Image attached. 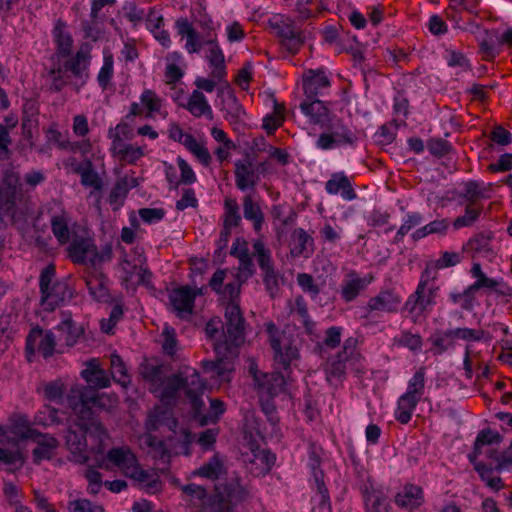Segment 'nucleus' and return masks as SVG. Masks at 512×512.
<instances>
[{"label": "nucleus", "mask_w": 512, "mask_h": 512, "mask_svg": "<svg viewBox=\"0 0 512 512\" xmlns=\"http://www.w3.org/2000/svg\"><path fill=\"white\" fill-rule=\"evenodd\" d=\"M67 402L73 414L78 418L75 424L84 431L90 441V453L95 462L104 457L103 453L110 442V434L104 425L92 418L93 409L112 407L117 403L116 397L105 393H96L93 389L74 384L70 387Z\"/></svg>", "instance_id": "f257e3e1"}, {"label": "nucleus", "mask_w": 512, "mask_h": 512, "mask_svg": "<svg viewBox=\"0 0 512 512\" xmlns=\"http://www.w3.org/2000/svg\"><path fill=\"white\" fill-rule=\"evenodd\" d=\"M141 375L150 384V391L163 402L173 400L183 390L191 403L195 416L200 417L204 407L202 395L206 384L200 380L196 369L184 367L177 374L166 376L163 365L145 363L140 368Z\"/></svg>", "instance_id": "f03ea898"}, {"label": "nucleus", "mask_w": 512, "mask_h": 512, "mask_svg": "<svg viewBox=\"0 0 512 512\" xmlns=\"http://www.w3.org/2000/svg\"><path fill=\"white\" fill-rule=\"evenodd\" d=\"M225 320V341L213 342L216 354L224 358L202 362L203 371L213 381L212 385H221L230 380L233 365L226 356L233 354L235 348L244 341V319L235 301H230L226 305Z\"/></svg>", "instance_id": "7ed1b4c3"}, {"label": "nucleus", "mask_w": 512, "mask_h": 512, "mask_svg": "<svg viewBox=\"0 0 512 512\" xmlns=\"http://www.w3.org/2000/svg\"><path fill=\"white\" fill-rule=\"evenodd\" d=\"M184 500L199 507L202 512H232L233 507L247 498V490L239 479H232L224 486L216 487V494L211 499L206 489L194 483L181 486Z\"/></svg>", "instance_id": "20e7f679"}, {"label": "nucleus", "mask_w": 512, "mask_h": 512, "mask_svg": "<svg viewBox=\"0 0 512 512\" xmlns=\"http://www.w3.org/2000/svg\"><path fill=\"white\" fill-rule=\"evenodd\" d=\"M36 433L26 415H12L9 425L0 426V466L6 465L9 472L20 469L24 464V456L19 448V442L34 438Z\"/></svg>", "instance_id": "39448f33"}, {"label": "nucleus", "mask_w": 512, "mask_h": 512, "mask_svg": "<svg viewBox=\"0 0 512 512\" xmlns=\"http://www.w3.org/2000/svg\"><path fill=\"white\" fill-rule=\"evenodd\" d=\"M97 466L106 470H110L112 467L118 468L124 476L132 479L150 493L160 489L158 477L141 467L137 456L128 446L111 448L104 457L97 460Z\"/></svg>", "instance_id": "423d86ee"}, {"label": "nucleus", "mask_w": 512, "mask_h": 512, "mask_svg": "<svg viewBox=\"0 0 512 512\" xmlns=\"http://www.w3.org/2000/svg\"><path fill=\"white\" fill-rule=\"evenodd\" d=\"M55 267L46 266L39 278L40 305L46 311H53L72 298V291L66 281L55 280Z\"/></svg>", "instance_id": "0eeeda50"}, {"label": "nucleus", "mask_w": 512, "mask_h": 512, "mask_svg": "<svg viewBox=\"0 0 512 512\" xmlns=\"http://www.w3.org/2000/svg\"><path fill=\"white\" fill-rule=\"evenodd\" d=\"M438 287L428 280V273L422 274L416 290L404 304V311L413 322L425 318L436 304Z\"/></svg>", "instance_id": "6e6552de"}, {"label": "nucleus", "mask_w": 512, "mask_h": 512, "mask_svg": "<svg viewBox=\"0 0 512 512\" xmlns=\"http://www.w3.org/2000/svg\"><path fill=\"white\" fill-rule=\"evenodd\" d=\"M146 258L139 248L125 253L119 263L118 272L126 289L150 282L151 273L145 267Z\"/></svg>", "instance_id": "1a4fd4ad"}, {"label": "nucleus", "mask_w": 512, "mask_h": 512, "mask_svg": "<svg viewBox=\"0 0 512 512\" xmlns=\"http://www.w3.org/2000/svg\"><path fill=\"white\" fill-rule=\"evenodd\" d=\"M175 27L181 39L185 40L184 49L189 54L199 53L203 47H206V42L210 38L217 36L214 28L210 26L200 34L187 18H179L175 22Z\"/></svg>", "instance_id": "9d476101"}, {"label": "nucleus", "mask_w": 512, "mask_h": 512, "mask_svg": "<svg viewBox=\"0 0 512 512\" xmlns=\"http://www.w3.org/2000/svg\"><path fill=\"white\" fill-rule=\"evenodd\" d=\"M196 90H204L208 93H211L216 88L217 84H220L217 88L218 95L223 96L225 102V109L228 113H231L235 117H239L242 113H244L242 106L238 102L230 84L225 80V78L220 82L219 80L213 78H204L197 77L194 81Z\"/></svg>", "instance_id": "9b49d317"}, {"label": "nucleus", "mask_w": 512, "mask_h": 512, "mask_svg": "<svg viewBox=\"0 0 512 512\" xmlns=\"http://www.w3.org/2000/svg\"><path fill=\"white\" fill-rule=\"evenodd\" d=\"M67 251L69 258L76 264L94 267L102 261L97 246L89 237H74Z\"/></svg>", "instance_id": "f8f14e48"}, {"label": "nucleus", "mask_w": 512, "mask_h": 512, "mask_svg": "<svg viewBox=\"0 0 512 512\" xmlns=\"http://www.w3.org/2000/svg\"><path fill=\"white\" fill-rule=\"evenodd\" d=\"M275 326L273 324L268 325L270 332L271 346L275 352V360L287 369L290 365L299 359V349L294 340L290 339L286 334L281 333L275 335L272 332Z\"/></svg>", "instance_id": "ddd939ff"}, {"label": "nucleus", "mask_w": 512, "mask_h": 512, "mask_svg": "<svg viewBox=\"0 0 512 512\" xmlns=\"http://www.w3.org/2000/svg\"><path fill=\"white\" fill-rule=\"evenodd\" d=\"M501 442L502 436L498 432L489 428L480 431L475 439L473 451L468 455L470 462H479L478 458L483 455L496 463V447Z\"/></svg>", "instance_id": "4468645a"}, {"label": "nucleus", "mask_w": 512, "mask_h": 512, "mask_svg": "<svg viewBox=\"0 0 512 512\" xmlns=\"http://www.w3.org/2000/svg\"><path fill=\"white\" fill-rule=\"evenodd\" d=\"M19 199V178L14 173L7 172L0 182V210L14 217Z\"/></svg>", "instance_id": "2eb2a0df"}, {"label": "nucleus", "mask_w": 512, "mask_h": 512, "mask_svg": "<svg viewBox=\"0 0 512 512\" xmlns=\"http://www.w3.org/2000/svg\"><path fill=\"white\" fill-rule=\"evenodd\" d=\"M169 137L183 144L203 165L208 166L211 155L208 149L191 134L185 133L177 123H171L168 129Z\"/></svg>", "instance_id": "dca6fc26"}, {"label": "nucleus", "mask_w": 512, "mask_h": 512, "mask_svg": "<svg viewBox=\"0 0 512 512\" xmlns=\"http://www.w3.org/2000/svg\"><path fill=\"white\" fill-rule=\"evenodd\" d=\"M65 444L70 452V460L77 464L87 463L92 456L87 435L79 428L78 431L73 427L68 429L65 436Z\"/></svg>", "instance_id": "f3484780"}, {"label": "nucleus", "mask_w": 512, "mask_h": 512, "mask_svg": "<svg viewBox=\"0 0 512 512\" xmlns=\"http://www.w3.org/2000/svg\"><path fill=\"white\" fill-rule=\"evenodd\" d=\"M199 294L201 290L189 286H182L170 292L169 299L178 317L186 318L192 314L195 298Z\"/></svg>", "instance_id": "a211bd4d"}, {"label": "nucleus", "mask_w": 512, "mask_h": 512, "mask_svg": "<svg viewBox=\"0 0 512 512\" xmlns=\"http://www.w3.org/2000/svg\"><path fill=\"white\" fill-rule=\"evenodd\" d=\"M56 341L52 331H44L41 328H33L26 339L27 351L34 353L38 350L43 357L47 358L55 352Z\"/></svg>", "instance_id": "6ab92c4d"}, {"label": "nucleus", "mask_w": 512, "mask_h": 512, "mask_svg": "<svg viewBox=\"0 0 512 512\" xmlns=\"http://www.w3.org/2000/svg\"><path fill=\"white\" fill-rule=\"evenodd\" d=\"M205 58L211 69L210 76L221 82L226 77L227 71L225 56L217 36H213L206 42Z\"/></svg>", "instance_id": "aec40b11"}, {"label": "nucleus", "mask_w": 512, "mask_h": 512, "mask_svg": "<svg viewBox=\"0 0 512 512\" xmlns=\"http://www.w3.org/2000/svg\"><path fill=\"white\" fill-rule=\"evenodd\" d=\"M250 372L254 378L255 388L261 398L265 396L273 397L281 390L284 384V379L281 375L277 373H260L253 364L250 366Z\"/></svg>", "instance_id": "412c9836"}, {"label": "nucleus", "mask_w": 512, "mask_h": 512, "mask_svg": "<svg viewBox=\"0 0 512 512\" xmlns=\"http://www.w3.org/2000/svg\"><path fill=\"white\" fill-rule=\"evenodd\" d=\"M271 29L287 42L290 50H297L302 43L300 33L295 29L291 19L276 15L269 20Z\"/></svg>", "instance_id": "4be33fe9"}, {"label": "nucleus", "mask_w": 512, "mask_h": 512, "mask_svg": "<svg viewBox=\"0 0 512 512\" xmlns=\"http://www.w3.org/2000/svg\"><path fill=\"white\" fill-rule=\"evenodd\" d=\"M301 112L308 118L310 124L324 128L331 122V115L326 104L314 98H307L300 104Z\"/></svg>", "instance_id": "5701e85b"}, {"label": "nucleus", "mask_w": 512, "mask_h": 512, "mask_svg": "<svg viewBox=\"0 0 512 512\" xmlns=\"http://www.w3.org/2000/svg\"><path fill=\"white\" fill-rule=\"evenodd\" d=\"M235 185L241 191L254 189L260 178L251 159L246 158L235 162Z\"/></svg>", "instance_id": "b1692460"}, {"label": "nucleus", "mask_w": 512, "mask_h": 512, "mask_svg": "<svg viewBox=\"0 0 512 512\" xmlns=\"http://www.w3.org/2000/svg\"><path fill=\"white\" fill-rule=\"evenodd\" d=\"M356 340L348 338L344 342L343 350L334 359H330L326 364V376L328 381L339 379L345 373V362L354 355Z\"/></svg>", "instance_id": "393cba45"}, {"label": "nucleus", "mask_w": 512, "mask_h": 512, "mask_svg": "<svg viewBox=\"0 0 512 512\" xmlns=\"http://www.w3.org/2000/svg\"><path fill=\"white\" fill-rule=\"evenodd\" d=\"M374 277L371 274L360 277L355 271L349 272L341 285V297L346 302L355 300L358 295L372 283Z\"/></svg>", "instance_id": "a878e982"}, {"label": "nucleus", "mask_w": 512, "mask_h": 512, "mask_svg": "<svg viewBox=\"0 0 512 512\" xmlns=\"http://www.w3.org/2000/svg\"><path fill=\"white\" fill-rule=\"evenodd\" d=\"M84 280L90 295L95 300L106 301L108 299V280L97 266L87 268Z\"/></svg>", "instance_id": "bb28decb"}, {"label": "nucleus", "mask_w": 512, "mask_h": 512, "mask_svg": "<svg viewBox=\"0 0 512 512\" xmlns=\"http://www.w3.org/2000/svg\"><path fill=\"white\" fill-rule=\"evenodd\" d=\"M275 455L265 449L251 445L250 454H246V460L251 464L250 472L260 476L268 473L275 462Z\"/></svg>", "instance_id": "cd10ccee"}, {"label": "nucleus", "mask_w": 512, "mask_h": 512, "mask_svg": "<svg viewBox=\"0 0 512 512\" xmlns=\"http://www.w3.org/2000/svg\"><path fill=\"white\" fill-rule=\"evenodd\" d=\"M401 298L391 290L380 291L376 296L371 297L367 303L369 311L394 313L398 311Z\"/></svg>", "instance_id": "c85d7f7f"}, {"label": "nucleus", "mask_w": 512, "mask_h": 512, "mask_svg": "<svg viewBox=\"0 0 512 512\" xmlns=\"http://www.w3.org/2000/svg\"><path fill=\"white\" fill-rule=\"evenodd\" d=\"M146 145H137L132 143H121L110 145V152L113 157L119 161L133 165L142 159L146 154Z\"/></svg>", "instance_id": "c756f323"}, {"label": "nucleus", "mask_w": 512, "mask_h": 512, "mask_svg": "<svg viewBox=\"0 0 512 512\" xmlns=\"http://www.w3.org/2000/svg\"><path fill=\"white\" fill-rule=\"evenodd\" d=\"M424 502L422 488L414 484H406L395 496V503L400 508L412 511Z\"/></svg>", "instance_id": "7c9ffc66"}, {"label": "nucleus", "mask_w": 512, "mask_h": 512, "mask_svg": "<svg viewBox=\"0 0 512 512\" xmlns=\"http://www.w3.org/2000/svg\"><path fill=\"white\" fill-rule=\"evenodd\" d=\"M181 106L196 118L206 117L209 120L213 119L212 107L202 91L193 90L188 96L186 103L181 104Z\"/></svg>", "instance_id": "2f4dec72"}, {"label": "nucleus", "mask_w": 512, "mask_h": 512, "mask_svg": "<svg viewBox=\"0 0 512 512\" xmlns=\"http://www.w3.org/2000/svg\"><path fill=\"white\" fill-rule=\"evenodd\" d=\"M82 378L90 385L88 388H106L110 386V379L106 372L99 366L97 360L93 359L86 364V368L81 372ZM84 387L83 385H81Z\"/></svg>", "instance_id": "473e14b6"}, {"label": "nucleus", "mask_w": 512, "mask_h": 512, "mask_svg": "<svg viewBox=\"0 0 512 512\" xmlns=\"http://www.w3.org/2000/svg\"><path fill=\"white\" fill-rule=\"evenodd\" d=\"M472 253L474 260L486 259L493 262L497 253L491 247L490 239L482 234L471 238L464 247Z\"/></svg>", "instance_id": "72a5a7b5"}, {"label": "nucleus", "mask_w": 512, "mask_h": 512, "mask_svg": "<svg viewBox=\"0 0 512 512\" xmlns=\"http://www.w3.org/2000/svg\"><path fill=\"white\" fill-rule=\"evenodd\" d=\"M314 251L313 239L307 232L298 228L295 229L291 236L290 253L292 257L309 258Z\"/></svg>", "instance_id": "f704fd0d"}, {"label": "nucleus", "mask_w": 512, "mask_h": 512, "mask_svg": "<svg viewBox=\"0 0 512 512\" xmlns=\"http://www.w3.org/2000/svg\"><path fill=\"white\" fill-rule=\"evenodd\" d=\"M32 439L37 444L36 448L33 450L35 463H40L43 460H49L54 456L55 450L58 447V441L56 438L48 434H41L37 432Z\"/></svg>", "instance_id": "c9c22d12"}, {"label": "nucleus", "mask_w": 512, "mask_h": 512, "mask_svg": "<svg viewBox=\"0 0 512 512\" xmlns=\"http://www.w3.org/2000/svg\"><path fill=\"white\" fill-rule=\"evenodd\" d=\"M161 425H166L170 430L176 432L177 421L172 417L171 412L168 408L163 406H157L149 412L146 421V429L154 431Z\"/></svg>", "instance_id": "e433bc0d"}, {"label": "nucleus", "mask_w": 512, "mask_h": 512, "mask_svg": "<svg viewBox=\"0 0 512 512\" xmlns=\"http://www.w3.org/2000/svg\"><path fill=\"white\" fill-rule=\"evenodd\" d=\"M325 190L331 195L341 192L342 197L346 200H353L356 197L351 183L344 173H334L326 182Z\"/></svg>", "instance_id": "4c0bfd02"}, {"label": "nucleus", "mask_w": 512, "mask_h": 512, "mask_svg": "<svg viewBox=\"0 0 512 512\" xmlns=\"http://www.w3.org/2000/svg\"><path fill=\"white\" fill-rule=\"evenodd\" d=\"M330 86V81L324 72L310 70L303 82L304 93L307 98H314L322 94L323 90Z\"/></svg>", "instance_id": "58836bf2"}, {"label": "nucleus", "mask_w": 512, "mask_h": 512, "mask_svg": "<svg viewBox=\"0 0 512 512\" xmlns=\"http://www.w3.org/2000/svg\"><path fill=\"white\" fill-rule=\"evenodd\" d=\"M90 63V57L88 53L80 50L76 55L65 63V69L70 71L74 77L79 81L82 86L88 79V67Z\"/></svg>", "instance_id": "ea45409f"}, {"label": "nucleus", "mask_w": 512, "mask_h": 512, "mask_svg": "<svg viewBox=\"0 0 512 512\" xmlns=\"http://www.w3.org/2000/svg\"><path fill=\"white\" fill-rule=\"evenodd\" d=\"M492 196V184L484 182L469 181L464 184L461 197L467 201V204L476 205L479 200L489 199Z\"/></svg>", "instance_id": "a19ab883"}, {"label": "nucleus", "mask_w": 512, "mask_h": 512, "mask_svg": "<svg viewBox=\"0 0 512 512\" xmlns=\"http://www.w3.org/2000/svg\"><path fill=\"white\" fill-rule=\"evenodd\" d=\"M74 172L80 175L81 184L83 186L92 188L95 191L102 189V179L94 169L90 159H85L83 162L79 163V165H76Z\"/></svg>", "instance_id": "79ce46f5"}, {"label": "nucleus", "mask_w": 512, "mask_h": 512, "mask_svg": "<svg viewBox=\"0 0 512 512\" xmlns=\"http://www.w3.org/2000/svg\"><path fill=\"white\" fill-rule=\"evenodd\" d=\"M51 229L60 244H67L71 239L69 225L71 218L66 211H61L51 217Z\"/></svg>", "instance_id": "37998d69"}, {"label": "nucleus", "mask_w": 512, "mask_h": 512, "mask_svg": "<svg viewBox=\"0 0 512 512\" xmlns=\"http://www.w3.org/2000/svg\"><path fill=\"white\" fill-rule=\"evenodd\" d=\"M61 315L62 320L57 325V330L64 335L66 344L68 346H73L82 335L83 330L73 321L71 313L62 312Z\"/></svg>", "instance_id": "c03bdc74"}, {"label": "nucleus", "mask_w": 512, "mask_h": 512, "mask_svg": "<svg viewBox=\"0 0 512 512\" xmlns=\"http://www.w3.org/2000/svg\"><path fill=\"white\" fill-rule=\"evenodd\" d=\"M140 101L145 110V117L153 118L156 114L166 117L167 112H162L163 100L154 91L145 89L140 95Z\"/></svg>", "instance_id": "a18cd8bd"}, {"label": "nucleus", "mask_w": 512, "mask_h": 512, "mask_svg": "<svg viewBox=\"0 0 512 512\" xmlns=\"http://www.w3.org/2000/svg\"><path fill=\"white\" fill-rule=\"evenodd\" d=\"M243 213L245 219L253 223L255 231L259 232L262 228L264 215L259 204L254 201L250 194L243 197Z\"/></svg>", "instance_id": "49530a36"}, {"label": "nucleus", "mask_w": 512, "mask_h": 512, "mask_svg": "<svg viewBox=\"0 0 512 512\" xmlns=\"http://www.w3.org/2000/svg\"><path fill=\"white\" fill-rule=\"evenodd\" d=\"M418 403L419 400L415 399L413 396H408L406 394L401 395L398 399L397 408L395 410L396 420L402 424H407L411 420Z\"/></svg>", "instance_id": "de8ad7c7"}, {"label": "nucleus", "mask_w": 512, "mask_h": 512, "mask_svg": "<svg viewBox=\"0 0 512 512\" xmlns=\"http://www.w3.org/2000/svg\"><path fill=\"white\" fill-rule=\"evenodd\" d=\"M223 462L218 455H214L208 462L191 472V476H199L216 480L223 473Z\"/></svg>", "instance_id": "09e8293b"}, {"label": "nucleus", "mask_w": 512, "mask_h": 512, "mask_svg": "<svg viewBox=\"0 0 512 512\" xmlns=\"http://www.w3.org/2000/svg\"><path fill=\"white\" fill-rule=\"evenodd\" d=\"M470 272L476 281L468 287L466 290L467 293L479 290L481 288L496 289V287L500 285V281L486 276V274L482 271L480 263L477 261L473 263Z\"/></svg>", "instance_id": "8fccbe9b"}, {"label": "nucleus", "mask_w": 512, "mask_h": 512, "mask_svg": "<svg viewBox=\"0 0 512 512\" xmlns=\"http://www.w3.org/2000/svg\"><path fill=\"white\" fill-rule=\"evenodd\" d=\"M240 220L241 217L239 215V207L236 200L226 199L224 229L221 233V236L224 237L225 241H227L231 228L236 227L239 224Z\"/></svg>", "instance_id": "3c124183"}, {"label": "nucleus", "mask_w": 512, "mask_h": 512, "mask_svg": "<svg viewBox=\"0 0 512 512\" xmlns=\"http://www.w3.org/2000/svg\"><path fill=\"white\" fill-rule=\"evenodd\" d=\"M365 507L367 512H388L389 502L386 495L376 489L367 491L365 494Z\"/></svg>", "instance_id": "603ef678"}, {"label": "nucleus", "mask_w": 512, "mask_h": 512, "mask_svg": "<svg viewBox=\"0 0 512 512\" xmlns=\"http://www.w3.org/2000/svg\"><path fill=\"white\" fill-rule=\"evenodd\" d=\"M449 225L450 223L447 219H436L423 227L416 229L412 233L411 237L413 240L417 241L431 234L444 235L446 234Z\"/></svg>", "instance_id": "864d4df0"}, {"label": "nucleus", "mask_w": 512, "mask_h": 512, "mask_svg": "<svg viewBox=\"0 0 512 512\" xmlns=\"http://www.w3.org/2000/svg\"><path fill=\"white\" fill-rule=\"evenodd\" d=\"M333 136L337 139L340 145L343 144H353L356 140V135L354 132L345 126L340 120L331 118V122L325 126Z\"/></svg>", "instance_id": "5fc2aeb1"}, {"label": "nucleus", "mask_w": 512, "mask_h": 512, "mask_svg": "<svg viewBox=\"0 0 512 512\" xmlns=\"http://www.w3.org/2000/svg\"><path fill=\"white\" fill-rule=\"evenodd\" d=\"M66 388L67 385L62 378L43 383L41 385V391L44 398L48 401H54L58 403L62 401Z\"/></svg>", "instance_id": "6e6d98bb"}, {"label": "nucleus", "mask_w": 512, "mask_h": 512, "mask_svg": "<svg viewBox=\"0 0 512 512\" xmlns=\"http://www.w3.org/2000/svg\"><path fill=\"white\" fill-rule=\"evenodd\" d=\"M53 36L59 52L63 55L69 54L72 48L73 40L66 29V25L63 22L58 21L56 23L53 30Z\"/></svg>", "instance_id": "4d7b16f0"}, {"label": "nucleus", "mask_w": 512, "mask_h": 512, "mask_svg": "<svg viewBox=\"0 0 512 512\" xmlns=\"http://www.w3.org/2000/svg\"><path fill=\"white\" fill-rule=\"evenodd\" d=\"M444 59L449 67L457 70V73L471 70L470 61L462 52L447 48L444 52Z\"/></svg>", "instance_id": "13d9d810"}, {"label": "nucleus", "mask_w": 512, "mask_h": 512, "mask_svg": "<svg viewBox=\"0 0 512 512\" xmlns=\"http://www.w3.org/2000/svg\"><path fill=\"white\" fill-rule=\"evenodd\" d=\"M107 136L111 140V145H118L133 138V128L128 122L121 121L108 129Z\"/></svg>", "instance_id": "bf43d9fd"}, {"label": "nucleus", "mask_w": 512, "mask_h": 512, "mask_svg": "<svg viewBox=\"0 0 512 512\" xmlns=\"http://www.w3.org/2000/svg\"><path fill=\"white\" fill-rule=\"evenodd\" d=\"M425 390V369L419 368L411 379L408 381L407 389L404 394L413 396L417 400H421Z\"/></svg>", "instance_id": "052dcab7"}, {"label": "nucleus", "mask_w": 512, "mask_h": 512, "mask_svg": "<svg viewBox=\"0 0 512 512\" xmlns=\"http://www.w3.org/2000/svg\"><path fill=\"white\" fill-rule=\"evenodd\" d=\"M110 367L113 379L123 387H126L130 383V378L127 374L126 366L118 354H111Z\"/></svg>", "instance_id": "680f3d73"}, {"label": "nucleus", "mask_w": 512, "mask_h": 512, "mask_svg": "<svg viewBox=\"0 0 512 512\" xmlns=\"http://www.w3.org/2000/svg\"><path fill=\"white\" fill-rule=\"evenodd\" d=\"M114 74V60L113 55L105 50L103 52V65L97 75V81L99 85L106 89L110 84Z\"/></svg>", "instance_id": "e2e57ef3"}, {"label": "nucleus", "mask_w": 512, "mask_h": 512, "mask_svg": "<svg viewBox=\"0 0 512 512\" xmlns=\"http://www.w3.org/2000/svg\"><path fill=\"white\" fill-rule=\"evenodd\" d=\"M422 338L419 334H413L409 331H402L398 336L393 338V345L398 347H406L411 351H419L422 348Z\"/></svg>", "instance_id": "0e129e2a"}, {"label": "nucleus", "mask_w": 512, "mask_h": 512, "mask_svg": "<svg viewBox=\"0 0 512 512\" xmlns=\"http://www.w3.org/2000/svg\"><path fill=\"white\" fill-rule=\"evenodd\" d=\"M481 0H450L449 9L446 11V15L449 19L459 21L457 11L464 10L470 13L476 11Z\"/></svg>", "instance_id": "69168bd1"}, {"label": "nucleus", "mask_w": 512, "mask_h": 512, "mask_svg": "<svg viewBox=\"0 0 512 512\" xmlns=\"http://www.w3.org/2000/svg\"><path fill=\"white\" fill-rule=\"evenodd\" d=\"M62 421L63 417L60 416V412L49 405H45L35 415V423L43 426L60 424Z\"/></svg>", "instance_id": "338daca9"}, {"label": "nucleus", "mask_w": 512, "mask_h": 512, "mask_svg": "<svg viewBox=\"0 0 512 512\" xmlns=\"http://www.w3.org/2000/svg\"><path fill=\"white\" fill-rule=\"evenodd\" d=\"M423 221V216L419 212H409L405 215L401 226L399 227L396 235L395 242L399 243L403 240L404 236L413 228L420 225Z\"/></svg>", "instance_id": "774afa93"}]
</instances>
